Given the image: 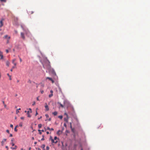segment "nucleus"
<instances>
[{
	"label": "nucleus",
	"instance_id": "obj_1",
	"mask_svg": "<svg viewBox=\"0 0 150 150\" xmlns=\"http://www.w3.org/2000/svg\"><path fill=\"white\" fill-rule=\"evenodd\" d=\"M4 21V18H2L0 21V28L3 25V21Z\"/></svg>",
	"mask_w": 150,
	"mask_h": 150
},
{
	"label": "nucleus",
	"instance_id": "obj_2",
	"mask_svg": "<svg viewBox=\"0 0 150 150\" xmlns=\"http://www.w3.org/2000/svg\"><path fill=\"white\" fill-rule=\"evenodd\" d=\"M6 141V139H4L1 142V145L3 146L5 144V143Z\"/></svg>",
	"mask_w": 150,
	"mask_h": 150
},
{
	"label": "nucleus",
	"instance_id": "obj_3",
	"mask_svg": "<svg viewBox=\"0 0 150 150\" xmlns=\"http://www.w3.org/2000/svg\"><path fill=\"white\" fill-rule=\"evenodd\" d=\"M47 79H48L49 80L51 81L52 83H53L54 82V81L51 78L48 77H46L45 79L47 80Z\"/></svg>",
	"mask_w": 150,
	"mask_h": 150
},
{
	"label": "nucleus",
	"instance_id": "obj_4",
	"mask_svg": "<svg viewBox=\"0 0 150 150\" xmlns=\"http://www.w3.org/2000/svg\"><path fill=\"white\" fill-rule=\"evenodd\" d=\"M21 38L23 40H25V37L24 35V34L23 33H21Z\"/></svg>",
	"mask_w": 150,
	"mask_h": 150
},
{
	"label": "nucleus",
	"instance_id": "obj_5",
	"mask_svg": "<svg viewBox=\"0 0 150 150\" xmlns=\"http://www.w3.org/2000/svg\"><path fill=\"white\" fill-rule=\"evenodd\" d=\"M50 92L51 93V94L49 95V98L51 97L53 95V91L52 90H51L50 91Z\"/></svg>",
	"mask_w": 150,
	"mask_h": 150
},
{
	"label": "nucleus",
	"instance_id": "obj_6",
	"mask_svg": "<svg viewBox=\"0 0 150 150\" xmlns=\"http://www.w3.org/2000/svg\"><path fill=\"white\" fill-rule=\"evenodd\" d=\"M45 104L46 105H45V107L46 109V111H47L49 110L48 107V105H47V103H45Z\"/></svg>",
	"mask_w": 150,
	"mask_h": 150
},
{
	"label": "nucleus",
	"instance_id": "obj_7",
	"mask_svg": "<svg viewBox=\"0 0 150 150\" xmlns=\"http://www.w3.org/2000/svg\"><path fill=\"white\" fill-rule=\"evenodd\" d=\"M0 57H1V59H2L3 58V55L2 52L0 51Z\"/></svg>",
	"mask_w": 150,
	"mask_h": 150
},
{
	"label": "nucleus",
	"instance_id": "obj_8",
	"mask_svg": "<svg viewBox=\"0 0 150 150\" xmlns=\"http://www.w3.org/2000/svg\"><path fill=\"white\" fill-rule=\"evenodd\" d=\"M17 146H14V147H11V148L12 149H17Z\"/></svg>",
	"mask_w": 150,
	"mask_h": 150
},
{
	"label": "nucleus",
	"instance_id": "obj_9",
	"mask_svg": "<svg viewBox=\"0 0 150 150\" xmlns=\"http://www.w3.org/2000/svg\"><path fill=\"white\" fill-rule=\"evenodd\" d=\"M57 114V112L56 111H55L52 113V114H53L54 116L56 115Z\"/></svg>",
	"mask_w": 150,
	"mask_h": 150
},
{
	"label": "nucleus",
	"instance_id": "obj_10",
	"mask_svg": "<svg viewBox=\"0 0 150 150\" xmlns=\"http://www.w3.org/2000/svg\"><path fill=\"white\" fill-rule=\"evenodd\" d=\"M29 112H30L29 111H28L27 114L28 115V117H31V116L29 114Z\"/></svg>",
	"mask_w": 150,
	"mask_h": 150
},
{
	"label": "nucleus",
	"instance_id": "obj_11",
	"mask_svg": "<svg viewBox=\"0 0 150 150\" xmlns=\"http://www.w3.org/2000/svg\"><path fill=\"white\" fill-rule=\"evenodd\" d=\"M50 139H51L52 142V143H54V139H53L52 138V137L51 136L50 137Z\"/></svg>",
	"mask_w": 150,
	"mask_h": 150
},
{
	"label": "nucleus",
	"instance_id": "obj_12",
	"mask_svg": "<svg viewBox=\"0 0 150 150\" xmlns=\"http://www.w3.org/2000/svg\"><path fill=\"white\" fill-rule=\"evenodd\" d=\"M6 65L8 67L9 65V62L8 61H7L6 62Z\"/></svg>",
	"mask_w": 150,
	"mask_h": 150
},
{
	"label": "nucleus",
	"instance_id": "obj_13",
	"mask_svg": "<svg viewBox=\"0 0 150 150\" xmlns=\"http://www.w3.org/2000/svg\"><path fill=\"white\" fill-rule=\"evenodd\" d=\"M58 103L60 105V106L62 108H64V106L62 104H61L60 103Z\"/></svg>",
	"mask_w": 150,
	"mask_h": 150
},
{
	"label": "nucleus",
	"instance_id": "obj_14",
	"mask_svg": "<svg viewBox=\"0 0 150 150\" xmlns=\"http://www.w3.org/2000/svg\"><path fill=\"white\" fill-rule=\"evenodd\" d=\"M47 130H54V129L53 128H51V129L49 127H48L47 128Z\"/></svg>",
	"mask_w": 150,
	"mask_h": 150
},
{
	"label": "nucleus",
	"instance_id": "obj_15",
	"mask_svg": "<svg viewBox=\"0 0 150 150\" xmlns=\"http://www.w3.org/2000/svg\"><path fill=\"white\" fill-rule=\"evenodd\" d=\"M42 126V125L41 124H39L38 125V127L39 128H40Z\"/></svg>",
	"mask_w": 150,
	"mask_h": 150
},
{
	"label": "nucleus",
	"instance_id": "obj_16",
	"mask_svg": "<svg viewBox=\"0 0 150 150\" xmlns=\"http://www.w3.org/2000/svg\"><path fill=\"white\" fill-rule=\"evenodd\" d=\"M7 75L8 76V77H9V79L10 80H11V76H10L8 74H7Z\"/></svg>",
	"mask_w": 150,
	"mask_h": 150
},
{
	"label": "nucleus",
	"instance_id": "obj_17",
	"mask_svg": "<svg viewBox=\"0 0 150 150\" xmlns=\"http://www.w3.org/2000/svg\"><path fill=\"white\" fill-rule=\"evenodd\" d=\"M19 125L21 127H22L23 126V123L22 122H20L19 124Z\"/></svg>",
	"mask_w": 150,
	"mask_h": 150
},
{
	"label": "nucleus",
	"instance_id": "obj_18",
	"mask_svg": "<svg viewBox=\"0 0 150 150\" xmlns=\"http://www.w3.org/2000/svg\"><path fill=\"white\" fill-rule=\"evenodd\" d=\"M16 59H13L12 61V63L13 64L14 63H15V62L16 61Z\"/></svg>",
	"mask_w": 150,
	"mask_h": 150
},
{
	"label": "nucleus",
	"instance_id": "obj_19",
	"mask_svg": "<svg viewBox=\"0 0 150 150\" xmlns=\"http://www.w3.org/2000/svg\"><path fill=\"white\" fill-rule=\"evenodd\" d=\"M68 118H64V121H66V122H68V120L67 119H68Z\"/></svg>",
	"mask_w": 150,
	"mask_h": 150
},
{
	"label": "nucleus",
	"instance_id": "obj_20",
	"mask_svg": "<svg viewBox=\"0 0 150 150\" xmlns=\"http://www.w3.org/2000/svg\"><path fill=\"white\" fill-rule=\"evenodd\" d=\"M17 127V126H16L14 128V131L16 132H17L18 130V129L16 128Z\"/></svg>",
	"mask_w": 150,
	"mask_h": 150
},
{
	"label": "nucleus",
	"instance_id": "obj_21",
	"mask_svg": "<svg viewBox=\"0 0 150 150\" xmlns=\"http://www.w3.org/2000/svg\"><path fill=\"white\" fill-rule=\"evenodd\" d=\"M58 117L61 119H62V118L63 116L62 115H60L58 116Z\"/></svg>",
	"mask_w": 150,
	"mask_h": 150
},
{
	"label": "nucleus",
	"instance_id": "obj_22",
	"mask_svg": "<svg viewBox=\"0 0 150 150\" xmlns=\"http://www.w3.org/2000/svg\"><path fill=\"white\" fill-rule=\"evenodd\" d=\"M0 1L2 2H6V0H0Z\"/></svg>",
	"mask_w": 150,
	"mask_h": 150
},
{
	"label": "nucleus",
	"instance_id": "obj_23",
	"mask_svg": "<svg viewBox=\"0 0 150 150\" xmlns=\"http://www.w3.org/2000/svg\"><path fill=\"white\" fill-rule=\"evenodd\" d=\"M38 109L37 108L36 109V113H35V116H37L38 114V113L37 112V110Z\"/></svg>",
	"mask_w": 150,
	"mask_h": 150
},
{
	"label": "nucleus",
	"instance_id": "obj_24",
	"mask_svg": "<svg viewBox=\"0 0 150 150\" xmlns=\"http://www.w3.org/2000/svg\"><path fill=\"white\" fill-rule=\"evenodd\" d=\"M38 131L39 132V133L40 134H42V132H41V130L40 129H39L38 130Z\"/></svg>",
	"mask_w": 150,
	"mask_h": 150
},
{
	"label": "nucleus",
	"instance_id": "obj_25",
	"mask_svg": "<svg viewBox=\"0 0 150 150\" xmlns=\"http://www.w3.org/2000/svg\"><path fill=\"white\" fill-rule=\"evenodd\" d=\"M14 141V138H12L11 139V142H13Z\"/></svg>",
	"mask_w": 150,
	"mask_h": 150
},
{
	"label": "nucleus",
	"instance_id": "obj_26",
	"mask_svg": "<svg viewBox=\"0 0 150 150\" xmlns=\"http://www.w3.org/2000/svg\"><path fill=\"white\" fill-rule=\"evenodd\" d=\"M11 144H12V146H14V144L13 143V142H12L11 143Z\"/></svg>",
	"mask_w": 150,
	"mask_h": 150
},
{
	"label": "nucleus",
	"instance_id": "obj_27",
	"mask_svg": "<svg viewBox=\"0 0 150 150\" xmlns=\"http://www.w3.org/2000/svg\"><path fill=\"white\" fill-rule=\"evenodd\" d=\"M45 147V145H44V144H43V145H42V148H43V149H44V148Z\"/></svg>",
	"mask_w": 150,
	"mask_h": 150
},
{
	"label": "nucleus",
	"instance_id": "obj_28",
	"mask_svg": "<svg viewBox=\"0 0 150 150\" xmlns=\"http://www.w3.org/2000/svg\"><path fill=\"white\" fill-rule=\"evenodd\" d=\"M46 149L47 150H49V149H50L49 147V146H47L46 147Z\"/></svg>",
	"mask_w": 150,
	"mask_h": 150
},
{
	"label": "nucleus",
	"instance_id": "obj_29",
	"mask_svg": "<svg viewBox=\"0 0 150 150\" xmlns=\"http://www.w3.org/2000/svg\"><path fill=\"white\" fill-rule=\"evenodd\" d=\"M64 115H66L67 117V118H68V115L66 113H64Z\"/></svg>",
	"mask_w": 150,
	"mask_h": 150
},
{
	"label": "nucleus",
	"instance_id": "obj_30",
	"mask_svg": "<svg viewBox=\"0 0 150 150\" xmlns=\"http://www.w3.org/2000/svg\"><path fill=\"white\" fill-rule=\"evenodd\" d=\"M42 137H43V138L41 139V140L42 141H43V140H45V139L44 138V137L43 136H42Z\"/></svg>",
	"mask_w": 150,
	"mask_h": 150
},
{
	"label": "nucleus",
	"instance_id": "obj_31",
	"mask_svg": "<svg viewBox=\"0 0 150 150\" xmlns=\"http://www.w3.org/2000/svg\"><path fill=\"white\" fill-rule=\"evenodd\" d=\"M57 139V137L55 136L54 137V139L55 140H56Z\"/></svg>",
	"mask_w": 150,
	"mask_h": 150
},
{
	"label": "nucleus",
	"instance_id": "obj_32",
	"mask_svg": "<svg viewBox=\"0 0 150 150\" xmlns=\"http://www.w3.org/2000/svg\"><path fill=\"white\" fill-rule=\"evenodd\" d=\"M19 112V111L18 110V109H17L16 110V114L18 113Z\"/></svg>",
	"mask_w": 150,
	"mask_h": 150
},
{
	"label": "nucleus",
	"instance_id": "obj_33",
	"mask_svg": "<svg viewBox=\"0 0 150 150\" xmlns=\"http://www.w3.org/2000/svg\"><path fill=\"white\" fill-rule=\"evenodd\" d=\"M46 117H49V115L48 114H46L45 115Z\"/></svg>",
	"mask_w": 150,
	"mask_h": 150
},
{
	"label": "nucleus",
	"instance_id": "obj_34",
	"mask_svg": "<svg viewBox=\"0 0 150 150\" xmlns=\"http://www.w3.org/2000/svg\"><path fill=\"white\" fill-rule=\"evenodd\" d=\"M6 132L7 133H9V130H8V129L6 130Z\"/></svg>",
	"mask_w": 150,
	"mask_h": 150
},
{
	"label": "nucleus",
	"instance_id": "obj_35",
	"mask_svg": "<svg viewBox=\"0 0 150 150\" xmlns=\"http://www.w3.org/2000/svg\"><path fill=\"white\" fill-rule=\"evenodd\" d=\"M7 37H8L7 35H6L4 36V38H7Z\"/></svg>",
	"mask_w": 150,
	"mask_h": 150
},
{
	"label": "nucleus",
	"instance_id": "obj_36",
	"mask_svg": "<svg viewBox=\"0 0 150 150\" xmlns=\"http://www.w3.org/2000/svg\"><path fill=\"white\" fill-rule=\"evenodd\" d=\"M33 13V12L32 11H31V12H29V13H30V14H32Z\"/></svg>",
	"mask_w": 150,
	"mask_h": 150
},
{
	"label": "nucleus",
	"instance_id": "obj_37",
	"mask_svg": "<svg viewBox=\"0 0 150 150\" xmlns=\"http://www.w3.org/2000/svg\"><path fill=\"white\" fill-rule=\"evenodd\" d=\"M10 127H12V128H13V125L12 124H11L10 125Z\"/></svg>",
	"mask_w": 150,
	"mask_h": 150
},
{
	"label": "nucleus",
	"instance_id": "obj_38",
	"mask_svg": "<svg viewBox=\"0 0 150 150\" xmlns=\"http://www.w3.org/2000/svg\"><path fill=\"white\" fill-rule=\"evenodd\" d=\"M21 119L22 120H24V117H21Z\"/></svg>",
	"mask_w": 150,
	"mask_h": 150
},
{
	"label": "nucleus",
	"instance_id": "obj_39",
	"mask_svg": "<svg viewBox=\"0 0 150 150\" xmlns=\"http://www.w3.org/2000/svg\"><path fill=\"white\" fill-rule=\"evenodd\" d=\"M29 110L30 111V112H32V110L30 108H29Z\"/></svg>",
	"mask_w": 150,
	"mask_h": 150
},
{
	"label": "nucleus",
	"instance_id": "obj_40",
	"mask_svg": "<svg viewBox=\"0 0 150 150\" xmlns=\"http://www.w3.org/2000/svg\"><path fill=\"white\" fill-rule=\"evenodd\" d=\"M13 64H14V66H15L16 65H17V63H13Z\"/></svg>",
	"mask_w": 150,
	"mask_h": 150
},
{
	"label": "nucleus",
	"instance_id": "obj_41",
	"mask_svg": "<svg viewBox=\"0 0 150 150\" xmlns=\"http://www.w3.org/2000/svg\"><path fill=\"white\" fill-rule=\"evenodd\" d=\"M64 127H67V125L66 124V123H64Z\"/></svg>",
	"mask_w": 150,
	"mask_h": 150
},
{
	"label": "nucleus",
	"instance_id": "obj_42",
	"mask_svg": "<svg viewBox=\"0 0 150 150\" xmlns=\"http://www.w3.org/2000/svg\"><path fill=\"white\" fill-rule=\"evenodd\" d=\"M19 59H20V62H22V60L21 59L20 57V58H19Z\"/></svg>",
	"mask_w": 150,
	"mask_h": 150
},
{
	"label": "nucleus",
	"instance_id": "obj_43",
	"mask_svg": "<svg viewBox=\"0 0 150 150\" xmlns=\"http://www.w3.org/2000/svg\"><path fill=\"white\" fill-rule=\"evenodd\" d=\"M9 137H13V135L12 134H10Z\"/></svg>",
	"mask_w": 150,
	"mask_h": 150
},
{
	"label": "nucleus",
	"instance_id": "obj_44",
	"mask_svg": "<svg viewBox=\"0 0 150 150\" xmlns=\"http://www.w3.org/2000/svg\"><path fill=\"white\" fill-rule=\"evenodd\" d=\"M76 121L77 122V123H78V122H79V121H78V119H77V118H76Z\"/></svg>",
	"mask_w": 150,
	"mask_h": 150
},
{
	"label": "nucleus",
	"instance_id": "obj_45",
	"mask_svg": "<svg viewBox=\"0 0 150 150\" xmlns=\"http://www.w3.org/2000/svg\"><path fill=\"white\" fill-rule=\"evenodd\" d=\"M7 149V150H8V147L7 146H6V147H5Z\"/></svg>",
	"mask_w": 150,
	"mask_h": 150
},
{
	"label": "nucleus",
	"instance_id": "obj_46",
	"mask_svg": "<svg viewBox=\"0 0 150 150\" xmlns=\"http://www.w3.org/2000/svg\"><path fill=\"white\" fill-rule=\"evenodd\" d=\"M6 52L7 53H8V50H6Z\"/></svg>",
	"mask_w": 150,
	"mask_h": 150
},
{
	"label": "nucleus",
	"instance_id": "obj_47",
	"mask_svg": "<svg viewBox=\"0 0 150 150\" xmlns=\"http://www.w3.org/2000/svg\"><path fill=\"white\" fill-rule=\"evenodd\" d=\"M44 91H41V93H44Z\"/></svg>",
	"mask_w": 150,
	"mask_h": 150
},
{
	"label": "nucleus",
	"instance_id": "obj_48",
	"mask_svg": "<svg viewBox=\"0 0 150 150\" xmlns=\"http://www.w3.org/2000/svg\"><path fill=\"white\" fill-rule=\"evenodd\" d=\"M72 130V131L73 132H74V129L73 128H72V129H71Z\"/></svg>",
	"mask_w": 150,
	"mask_h": 150
},
{
	"label": "nucleus",
	"instance_id": "obj_49",
	"mask_svg": "<svg viewBox=\"0 0 150 150\" xmlns=\"http://www.w3.org/2000/svg\"><path fill=\"white\" fill-rule=\"evenodd\" d=\"M15 33H16V34L18 33L17 31V30H15Z\"/></svg>",
	"mask_w": 150,
	"mask_h": 150
},
{
	"label": "nucleus",
	"instance_id": "obj_50",
	"mask_svg": "<svg viewBox=\"0 0 150 150\" xmlns=\"http://www.w3.org/2000/svg\"><path fill=\"white\" fill-rule=\"evenodd\" d=\"M57 141H54V143L56 144L57 143Z\"/></svg>",
	"mask_w": 150,
	"mask_h": 150
},
{
	"label": "nucleus",
	"instance_id": "obj_51",
	"mask_svg": "<svg viewBox=\"0 0 150 150\" xmlns=\"http://www.w3.org/2000/svg\"><path fill=\"white\" fill-rule=\"evenodd\" d=\"M4 107L6 108V105L5 104H4Z\"/></svg>",
	"mask_w": 150,
	"mask_h": 150
},
{
	"label": "nucleus",
	"instance_id": "obj_52",
	"mask_svg": "<svg viewBox=\"0 0 150 150\" xmlns=\"http://www.w3.org/2000/svg\"><path fill=\"white\" fill-rule=\"evenodd\" d=\"M37 100H38V101L39 100L38 97L37 98Z\"/></svg>",
	"mask_w": 150,
	"mask_h": 150
},
{
	"label": "nucleus",
	"instance_id": "obj_53",
	"mask_svg": "<svg viewBox=\"0 0 150 150\" xmlns=\"http://www.w3.org/2000/svg\"><path fill=\"white\" fill-rule=\"evenodd\" d=\"M42 116H40V117L38 118V120H39V119H41L42 118Z\"/></svg>",
	"mask_w": 150,
	"mask_h": 150
},
{
	"label": "nucleus",
	"instance_id": "obj_54",
	"mask_svg": "<svg viewBox=\"0 0 150 150\" xmlns=\"http://www.w3.org/2000/svg\"><path fill=\"white\" fill-rule=\"evenodd\" d=\"M70 128H71V129H72V125H70Z\"/></svg>",
	"mask_w": 150,
	"mask_h": 150
},
{
	"label": "nucleus",
	"instance_id": "obj_55",
	"mask_svg": "<svg viewBox=\"0 0 150 150\" xmlns=\"http://www.w3.org/2000/svg\"><path fill=\"white\" fill-rule=\"evenodd\" d=\"M2 103H3V104H5L4 101H2Z\"/></svg>",
	"mask_w": 150,
	"mask_h": 150
},
{
	"label": "nucleus",
	"instance_id": "obj_56",
	"mask_svg": "<svg viewBox=\"0 0 150 150\" xmlns=\"http://www.w3.org/2000/svg\"><path fill=\"white\" fill-rule=\"evenodd\" d=\"M51 118H49V120H48L49 121H51Z\"/></svg>",
	"mask_w": 150,
	"mask_h": 150
},
{
	"label": "nucleus",
	"instance_id": "obj_57",
	"mask_svg": "<svg viewBox=\"0 0 150 150\" xmlns=\"http://www.w3.org/2000/svg\"><path fill=\"white\" fill-rule=\"evenodd\" d=\"M49 132H47V134H49Z\"/></svg>",
	"mask_w": 150,
	"mask_h": 150
},
{
	"label": "nucleus",
	"instance_id": "obj_58",
	"mask_svg": "<svg viewBox=\"0 0 150 150\" xmlns=\"http://www.w3.org/2000/svg\"><path fill=\"white\" fill-rule=\"evenodd\" d=\"M60 130H59L57 132V134L59 132H60Z\"/></svg>",
	"mask_w": 150,
	"mask_h": 150
},
{
	"label": "nucleus",
	"instance_id": "obj_59",
	"mask_svg": "<svg viewBox=\"0 0 150 150\" xmlns=\"http://www.w3.org/2000/svg\"><path fill=\"white\" fill-rule=\"evenodd\" d=\"M35 102H34V103H33V105H35Z\"/></svg>",
	"mask_w": 150,
	"mask_h": 150
},
{
	"label": "nucleus",
	"instance_id": "obj_60",
	"mask_svg": "<svg viewBox=\"0 0 150 150\" xmlns=\"http://www.w3.org/2000/svg\"><path fill=\"white\" fill-rule=\"evenodd\" d=\"M13 69H12H12H11V70H10L11 71H13Z\"/></svg>",
	"mask_w": 150,
	"mask_h": 150
},
{
	"label": "nucleus",
	"instance_id": "obj_61",
	"mask_svg": "<svg viewBox=\"0 0 150 150\" xmlns=\"http://www.w3.org/2000/svg\"><path fill=\"white\" fill-rule=\"evenodd\" d=\"M32 139L33 140H34V137H32Z\"/></svg>",
	"mask_w": 150,
	"mask_h": 150
},
{
	"label": "nucleus",
	"instance_id": "obj_62",
	"mask_svg": "<svg viewBox=\"0 0 150 150\" xmlns=\"http://www.w3.org/2000/svg\"><path fill=\"white\" fill-rule=\"evenodd\" d=\"M37 144V142H34V144Z\"/></svg>",
	"mask_w": 150,
	"mask_h": 150
},
{
	"label": "nucleus",
	"instance_id": "obj_63",
	"mask_svg": "<svg viewBox=\"0 0 150 150\" xmlns=\"http://www.w3.org/2000/svg\"><path fill=\"white\" fill-rule=\"evenodd\" d=\"M41 131L42 132H44V130L42 129L41 130Z\"/></svg>",
	"mask_w": 150,
	"mask_h": 150
},
{
	"label": "nucleus",
	"instance_id": "obj_64",
	"mask_svg": "<svg viewBox=\"0 0 150 150\" xmlns=\"http://www.w3.org/2000/svg\"><path fill=\"white\" fill-rule=\"evenodd\" d=\"M38 150H41V149L40 148H38Z\"/></svg>",
	"mask_w": 150,
	"mask_h": 150
}]
</instances>
